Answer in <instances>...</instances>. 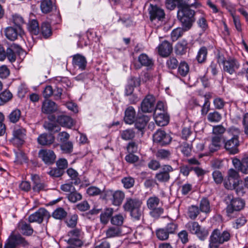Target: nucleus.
<instances>
[{
  "instance_id": "obj_1",
  "label": "nucleus",
  "mask_w": 248,
  "mask_h": 248,
  "mask_svg": "<svg viewBox=\"0 0 248 248\" xmlns=\"http://www.w3.org/2000/svg\"><path fill=\"white\" fill-rule=\"evenodd\" d=\"M195 2L196 0H166L165 5L170 10H174L177 6L178 19L185 31H188L195 21V12L190 8Z\"/></svg>"
},
{
  "instance_id": "obj_2",
  "label": "nucleus",
  "mask_w": 248,
  "mask_h": 248,
  "mask_svg": "<svg viewBox=\"0 0 248 248\" xmlns=\"http://www.w3.org/2000/svg\"><path fill=\"white\" fill-rule=\"evenodd\" d=\"M142 202L137 199L126 198L123 205L125 211L129 212L134 220H139L143 216V210L141 208Z\"/></svg>"
},
{
  "instance_id": "obj_3",
  "label": "nucleus",
  "mask_w": 248,
  "mask_h": 248,
  "mask_svg": "<svg viewBox=\"0 0 248 248\" xmlns=\"http://www.w3.org/2000/svg\"><path fill=\"white\" fill-rule=\"evenodd\" d=\"M230 237V233L228 231L221 232L218 229H215L210 236L209 247L210 248H217L220 245L228 241Z\"/></svg>"
},
{
  "instance_id": "obj_4",
  "label": "nucleus",
  "mask_w": 248,
  "mask_h": 248,
  "mask_svg": "<svg viewBox=\"0 0 248 248\" xmlns=\"http://www.w3.org/2000/svg\"><path fill=\"white\" fill-rule=\"evenodd\" d=\"M160 199L155 196L150 197L146 201L150 215L155 218H158L164 212V209L160 205Z\"/></svg>"
},
{
  "instance_id": "obj_5",
  "label": "nucleus",
  "mask_w": 248,
  "mask_h": 248,
  "mask_svg": "<svg viewBox=\"0 0 248 248\" xmlns=\"http://www.w3.org/2000/svg\"><path fill=\"white\" fill-rule=\"evenodd\" d=\"M28 247L29 243L19 233L12 232L7 240L4 248H16L18 245Z\"/></svg>"
},
{
  "instance_id": "obj_6",
  "label": "nucleus",
  "mask_w": 248,
  "mask_h": 248,
  "mask_svg": "<svg viewBox=\"0 0 248 248\" xmlns=\"http://www.w3.org/2000/svg\"><path fill=\"white\" fill-rule=\"evenodd\" d=\"M185 227L191 233L196 234L202 240H204L208 235V231L202 228L197 222L189 221L186 224Z\"/></svg>"
},
{
  "instance_id": "obj_7",
  "label": "nucleus",
  "mask_w": 248,
  "mask_h": 248,
  "mask_svg": "<svg viewBox=\"0 0 248 248\" xmlns=\"http://www.w3.org/2000/svg\"><path fill=\"white\" fill-rule=\"evenodd\" d=\"M69 239L67 243L70 245H73L77 247H80L83 245L82 239L84 233L81 229L75 228L68 232Z\"/></svg>"
},
{
  "instance_id": "obj_8",
  "label": "nucleus",
  "mask_w": 248,
  "mask_h": 248,
  "mask_svg": "<svg viewBox=\"0 0 248 248\" xmlns=\"http://www.w3.org/2000/svg\"><path fill=\"white\" fill-rule=\"evenodd\" d=\"M240 182L239 175L237 171L230 169L228 171L227 178L224 181V185L228 189H232L237 186Z\"/></svg>"
},
{
  "instance_id": "obj_9",
  "label": "nucleus",
  "mask_w": 248,
  "mask_h": 248,
  "mask_svg": "<svg viewBox=\"0 0 248 248\" xmlns=\"http://www.w3.org/2000/svg\"><path fill=\"white\" fill-rule=\"evenodd\" d=\"M26 130L25 128L18 125H16L12 132L13 137L11 141L17 146L21 145L24 142Z\"/></svg>"
},
{
  "instance_id": "obj_10",
  "label": "nucleus",
  "mask_w": 248,
  "mask_h": 248,
  "mask_svg": "<svg viewBox=\"0 0 248 248\" xmlns=\"http://www.w3.org/2000/svg\"><path fill=\"white\" fill-rule=\"evenodd\" d=\"M173 170L172 167L169 165H163L158 172L155 174V179L160 183H166L170 179V173Z\"/></svg>"
},
{
  "instance_id": "obj_11",
  "label": "nucleus",
  "mask_w": 248,
  "mask_h": 248,
  "mask_svg": "<svg viewBox=\"0 0 248 248\" xmlns=\"http://www.w3.org/2000/svg\"><path fill=\"white\" fill-rule=\"evenodd\" d=\"M223 65L224 71L230 75L235 73L240 66V63L237 60L231 57L223 61Z\"/></svg>"
},
{
  "instance_id": "obj_12",
  "label": "nucleus",
  "mask_w": 248,
  "mask_h": 248,
  "mask_svg": "<svg viewBox=\"0 0 248 248\" xmlns=\"http://www.w3.org/2000/svg\"><path fill=\"white\" fill-rule=\"evenodd\" d=\"M50 215L48 211L43 208L39 209L36 212L31 214L28 217V220L30 222H37L41 223L44 219H48Z\"/></svg>"
},
{
  "instance_id": "obj_13",
  "label": "nucleus",
  "mask_w": 248,
  "mask_h": 248,
  "mask_svg": "<svg viewBox=\"0 0 248 248\" xmlns=\"http://www.w3.org/2000/svg\"><path fill=\"white\" fill-rule=\"evenodd\" d=\"M245 206V202L239 198L233 199L231 200L230 204L226 208V213L228 216H231L234 211H238L242 209Z\"/></svg>"
},
{
  "instance_id": "obj_14",
  "label": "nucleus",
  "mask_w": 248,
  "mask_h": 248,
  "mask_svg": "<svg viewBox=\"0 0 248 248\" xmlns=\"http://www.w3.org/2000/svg\"><path fill=\"white\" fill-rule=\"evenodd\" d=\"M239 145L238 136L233 135L230 139L224 143V147L230 154L234 155L238 153V147Z\"/></svg>"
},
{
  "instance_id": "obj_15",
  "label": "nucleus",
  "mask_w": 248,
  "mask_h": 248,
  "mask_svg": "<svg viewBox=\"0 0 248 248\" xmlns=\"http://www.w3.org/2000/svg\"><path fill=\"white\" fill-rule=\"evenodd\" d=\"M171 140L170 136L162 130H157L153 135L154 142L157 143L161 146L170 143Z\"/></svg>"
},
{
  "instance_id": "obj_16",
  "label": "nucleus",
  "mask_w": 248,
  "mask_h": 248,
  "mask_svg": "<svg viewBox=\"0 0 248 248\" xmlns=\"http://www.w3.org/2000/svg\"><path fill=\"white\" fill-rule=\"evenodd\" d=\"M5 34L6 37L11 41H15L18 36L22 38L24 31L22 28L16 27H8L5 29Z\"/></svg>"
},
{
  "instance_id": "obj_17",
  "label": "nucleus",
  "mask_w": 248,
  "mask_h": 248,
  "mask_svg": "<svg viewBox=\"0 0 248 248\" xmlns=\"http://www.w3.org/2000/svg\"><path fill=\"white\" fill-rule=\"evenodd\" d=\"M38 156L46 164H53L56 159L54 152L50 150H40L38 153Z\"/></svg>"
},
{
  "instance_id": "obj_18",
  "label": "nucleus",
  "mask_w": 248,
  "mask_h": 248,
  "mask_svg": "<svg viewBox=\"0 0 248 248\" xmlns=\"http://www.w3.org/2000/svg\"><path fill=\"white\" fill-rule=\"evenodd\" d=\"M155 99L153 95H146L141 103V111L143 112H150L154 109Z\"/></svg>"
},
{
  "instance_id": "obj_19",
  "label": "nucleus",
  "mask_w": 248,
  "mask_h": 248,
  "mask_svg": "<svg viewBox=\"0 0 248 248\" xmlns=\"http://www.w3.org/2000/svg\"><path fill=\"white\" fill-rule=\"evenodd\" d=\"M150 19L152 21L157 20H162L165 17V13L163 9L156 6L151 5L149 9Z\"/></svg>"
},
{
  "instance_id": "obj_20",
  "label": "nucleus",
  "mask_w": 248,
  "mask_h": 248,
  "mask_svg": "<svg viewBox=\"0 0 248 248\" xmlns=\"http://www.w3.org/2000/svg\"><path fill=\"white\" fill-rule=\"evenodd\" d=\"M158 52L162 57H168L172 52V45L167 41H164L157 47Z\"/></svg>"
},
{
  "instance_id": "obj_21",
  "label": "nucleus",
  "mask_w": 248,
  "mask_h": 248,
  "mask_svg": "<svg viewBox=\"0 0 248 248\" xmlns=\"http://www.w3.org/2000/svg\"><path fill=\"white\" fill-rule=\"evenodd\" d=\"M72 64L75 68L84 70L86 67L87 61L85 57L77 54L73 56Z\"/></svg>"
},
{
  "instance_id": "obj_22",
  "label": "nucleus",
  "mask_w": 248,
  "mask_h": 248,
  "mask_svg": "<svg viewBox=\"0 0 248 248\" xmlns=\"http://www.w3.org/2000/svg\"><path fill=\"white\" fill-rule=\"evenodd\" d=\"M154 116L156 124L159 126H165L169 123V117L165 111L163 112L155 111Z\"/></svg>"
},
{
  "instance_id": "obj_23",
  "label": "nucleus",
  "mask_w": 248,
  "mask_h": 248,
  "mask_svg": "<svg viewBox=\"0 0 248 248\" xmlns=\"http://www.w3.org/2000/svg\"><path fill=\"white\" fill-rule=\"evenodd\" d=\"M21 49V47L18 45L15 44H13L7 49L6 57L11 62H15L16 58V54L19 53Z\"/></svg>"
},
{
  "instance_id": "obj_24",
  "label": "nucleus",
  "mask_w": 248,
  "mask_h": 248,
  "mask_svg": "<svg viewBox=\"0 0 248 248\" xmlns=\"http://www.w3.org/2000/svg\"><path fill=\"white\" fill-rule=\"evenodd\" d=\"M31 180L33 182L32 189L33 191L39 192L47 189V185L40 180L38 175H32Z\"/></svg>"
},
{
  "instance_id": "obj_25",
  "label": "nucleus",
  "mask_w": 248,
  "mask_h": 248,
  "mask_svg": "<svg viewBox=\"0 0 248 248\" xmlns=\"http://www.w3.org/2000/svg\"><path fill=\"white\" fill-rule=\"evenodd\" d=\"M57 104L53 101L46 99L42 104V111L45 114H50L57 110Z\"/></svg>"
},
{
  "instance_id": "obj_26",
  "label": "nucleus",
  "mask_w": 248,
  "mask_h": 248,
  "mask_svg": "<svg viewBox=\"0 0 248 248\" xmlns=\"http://www.w3.org/2000/svg\"><path fill=\"white\" fill-rule=\"evenodd\" d=\"M136 112L133 107L129 106L126 108L124 112V120L127 124H132L134 123Z\"/></svg>"
},
{
  "instance_id": "obj_27",
  "label": "nucleus",
  "mask_w": 248,
  "mask_h": 248,
  "mask_svg": "<svg viewBox=\"0 0 248 248\" xmlns=\"http://www.w3.org/2000/svg\"><path fill=\"white\" fill-rule=\"evenodd\" d=\"M55 140L54 136L52 134H42L37 138L38 143L41 145H49L53 143Z\"/></svg>"
},
{
  "instance_id": "obj_28",
  "label": "nucleus",
  "mask_w": 248,
  "mask_h": 248,
  "mask_svg": "<svg viewBox=\"0 0 248 248\" xmlns=\"http://www.w3.org/2000/svg\"><path fill=\"white\" fill-rule=\"evenodd\" d=\"M17 229L23 235L25 236H31L33 232V230L31 225L25 221L19 222Z\"/></svg>"
},
{
  "instance_id": "obj_29",
  "label": "nucleus",
  "mask_w": 248,
  "mask_h": 248,
  "mask_svg": "<svg viewBox=\"0 0 248 248\" xmlns=\"http://www.w3.org/2000/svg\"><path fill=\"white\" fill-rule=\"evenodd\" d=\"M150 119L147 115H142L139 116L134 122L135 127L139 130L142 131L145 128Z\"/></svg>"
},
{
  "instance_id": "obj_30",
  "label": "nucleus",
  "mask_w": 248,
  "mask_h": 248,
  "mask_svg": "<svg viewBox=\"0 0 248 248\" xmlns=\"http://www.w3.org/2000/svg\"><path fill=\"white\" fill-rule=\"evenodd\" d=\"M112 196V203L116 206L120 205L122 203L125 197L124 193L121 190H117L113 192Z\"/></svg>"
},
{
  "instance_id": "obj_31",
  "label": "nucleus",
  "mask_w": 248,
  "mask_h": 248,
  "mask_svg": "<svg viewBox=\"0 0 248 248\" xmlns=\"http://www.w3.org/2000/svg\"><path fill=\"white\" fill-rule=\"evenodd\" d=\"M113 213V209L111 208H106L100 216V221L104 224H107Z\"/></svg>"
},
{
  "instance_id": "obj_32",
  "label": "nucleus",
  "mask_w": 248,
  "mask_h": 248,
  "mask_svg": "<svg viewBox=\"0 0 248 248\" xmlns=\"http://www.w3.org/2000/svg\"><path fill=\"white\" fill-rule=\"evenodd\" d=\"M138 61L141 66L149 67L154 64L153 60L145 53H142L139 56Z\"/></svg>"
},
{
  "instance_id": "obj_33",
  "label": "nucleus",
  "mask_w": 248,
  "mask_h": 248,
  "mask_svg": "<svg viewBox=\"0 0 248 248\" xmlns=\"http://www.w3.org/2000/svg\"><path fill=\"white\" fill-rule=\"evenodd\" d=\"M187 43L186 40H182L179 42L175 47V53L177 55H183L186 52Z\"/></svg>"
},
{
  "instance_id": "obj_34",
  "label": "nucleus",
  "mask_w": 248,
  "mask_h": 248,
  "mask_svg": "<svg viewBox=\"0 0 248 248\" xmlns=\"http://www.w3.org/2000/svg\"><path fill=\"white\" fill-rule=\"evenodd\" d=\"M122 230L119 227H110L106 231L107 238L118 237L121 235Z\"/></svg>"
},
{
  "instance_id": "obj_35",
  "label": "nucleus",
  "mask_w": 248,
  "mask_h": 248,
  "mask_svg": "<svg viewBox=\"0 0 248 248\" xmlns=\"http://www.w3.org/2000/svg\"><path fill=\"white\" fill-rule=\"evenodd\" d=\"M21 115V111L17 108L13 110L8 115L7 118L10 122L15 124L20 119Z\"/></svg>"
},
{
  "instance_id": "obj_36",
  "label": "nucleus",
  "mask_w": 248,
  "mask_h": 248,
  "mask_svg": "<svg viewBox=\"0 0 248 248\" xmlns=\"http://www.w3.org/2000/svg\"><path fill=\"white\" fill-rule=\"evenodd\" d=\"M40 8L44 14L50 12L53 8V3L51 0H42L41 1Z\"/></svg>"
},
{
  "instance_id": "obj_37",
  "label": "nucleus",
  "mask_w": 248,
  "mask_h": 248,
  "mask_svg": "<svg viewBox=\"0 0 248 248\" xmlns=\"http://www.w3.org/2000/svg\"><path fill=\"white\" fill-rule=\"evenodd\" d=\"M207 55V49L205 46H202L199 50L196 60L199 63H202L205 62Z\"/></svg>"
},
{
  "instance_id": "obj_38",
  "label": "nucleus",
  "mask_w": 248,
  "mask_h": 248,
  "mask_svg": "<svg viewBox=\"0 0 248 248\" xmlns=\"http://www.w3.org/2000/svg\"><path fill=\"white\" fill-rule=\"evenodd\" d=\"M121 138L124 140H132L135 136V132L132 129H127L120 132Z\"/></svg>"
},
{
  "instance_id": "obj_39",
  "label": "nucleus",
  "mask_w": 248,
  "mask_h": 248,
  "mask_svg": "<svg viewBox=\"0 0 248 248\" xmlns=\"http://www.w3.org/2000/svg\"><path fill=\"white\" fill-rule=\"evenodd\" d=\"M58 122L62 126L71 127L73 125V120L67 116H61L58 119Z\"/></svg>"
},
{
  "instance_id": "obj_40",
  "label": "nucleus",
  "mask_w": 248,
  "mask_h": 248,
  "mask_svg": "<svg viewBox=\"0 0 248 248\" xmlns=\"http://www.w3.org/2000/svg\"><path fill=\"white\" fill-rule=\"evenodd\" d=\"M223 139L222 137L220 136L214 135L212 139V143L210 146V148L213 151L218 150L220 146L221 141Z\"/></svg>"
},
{
  "instance_id": "obj_41",
  "label": "nucleus",
  "mask_w": 248,
  "mask_h": 248,
  "mask_svg": "<svg viewBox=\"0 0 248 248\" xmlns=\"http://www.w3.org/2000/svg\"><path fill=\"white\" fill-rule=\"evenodd\" d=\"M184 28H177L172 30L170 34L171 39L173 42L176 41L186 31Z\"/></svg>"
},
{
  "instance_id": "obj_42",
  "label": "nucleus",
  "mask_w": 248,
  "mask_h": 248,
  "mask_svg": "<svg viewBox=\"0 0 248 248\" xmlns=\"http://www.w3.org/2000/svg\"><path fill=\"white\" fill-rule=\"evenodd\" d=\"M41 31L45 38L49 37L52 34L50 24L48 22H43L41 26Z\"/></svg>"
},
{
  "instance_id": "obj_43",
  "label": "nucleus",
  "mask_w": 248,
  "mask_h": 248,
  "mask_svg": "<svg viewBox=\"0 0 248 248\" xmlns=\"http://www.w3.org/2000/svg\"><path fill=\"white\" fill-rule=\"evenodd\" d=\"M207 120L211 123H218L222 119L221 114L217 111L208 113L207 117Z\"/></svg>"
},
{
  "instance_id": "obj_44",
  "label": "nucleus",
  "mask_w": 248,
  "mask_h": 248,
  "mask_svg": "<svg viewBox=\"0 0 248 248\" xmlns=\"http://www.w3.org/2000/svg\"><path fill=\"white\" fill-rule=\"evenodd\" d=\"M200 210L203 213H208L210 212V202L206 198H203L200 204Z\"/></svg>"
},
{
  "instance_id": "obj_45",
  "label": "nucleus",
  "mask_w": 248,
  "mask_h": 248,
  "mask_svg": "<svg viewBox=\"0 0 248 248\" xmlns=\"http://www.w3.org/2000/svg\"><path fill=\"white\" fill-rule=\"evenodd\" d=\"M28 29L31 34L37 35L39 32V28L37 20H32L31 21L28 25Z\"/></svg>"
},
{
  "instance_id": "obj_46",
  "label": "nucleus",
  "mask_w": 248,
  "mask_h": 248,
  "mask_svg": "<svg viewBox=\"0 0 248 248\" xmlns=\"http://www.w3.org/2000/svg\"><path fill=\"white\" fill-rule=\"evenodd\" d=\"M12 93L7 90H5L0 93V106L3 105L9 101L12 98Z\"/></svg>"
},
{
  "instance_id": "obj_47",
  "label": "nucleus",
  "mask_w": 248,
  "mask_h": 248,
  "mask_svg": "<svg viewBox=\"0 0 248 248\" xmlns=\"http://www.w3.org/2000/svg\"><path fill=\"white\" fill-rule=\"evenodd\" d=\"M189 71L188 64L185 62H181L178 69L179 74L183 77H185L188 73Z\"/></svg>"
},
{
  "instance_id": "obj_48",
  "label": "nucleus",
  "mask_w": 248,
  "mask_h": 248,
  "mask_svg": "<svg viewBox=\"0 0 248 248\" xmlns=\"http://www.w3.org/2000/svg\"><path fill=\"white\" fill-rule=\"evenodd\" d=\"M200 210L198 206L191 205L188 209V216L190 219L194 220L197 217L200 213Z\"/></svg>"
},
{
  "instance_id": "obj_49",
  "label": "nucleus",
  "mask_w": 248,
  "mask_h": 248,
  "mask_svg": "<svg viewBox=\"0 0 248 248\" xmlns=\"http://www.w3.org/2000/svg\"><path fill=\"white\" fill-rule=\"evenodd\" d=\"M121 182L125 188L129 189L134 186L135 184V179L129 176L122 178Z\"/></svg>"
},
{
  "instance_id": "obj_50",
  "label": "nucleus",
  "mask_w": 248,
  "mask_h": 248,
  "mask_svg": "<svg viewBox=\"0 0 248 248\" xmlns=\"http://www.w3.org/2000/svg\"><path fill=\"white\" fill-rule=\"evenodd\" d=\"M155 155L160 159H169L170 157L171 153L169 150L160 149L157 151Z\"/></svg>"
},
{
  "instance_id": "obj_51",
  "label": "nucleus",
  "mask_w": 248,
  "mask_h": 248,
  "mask_svg": "<svg viewBox=\"0 0 248 248\" xmlns=\"http://www.w3.org/2000/svg\"><path fill=\"white\" fill-rule=\"evenodd\" d=\"M13 21L15 27L17 28H22V25L25 24L23 17L18 14L13 16Z\"/></svg>"
},
{
  "instance_id": "obj_52",
  "label": "nucleus",
  "mask_w": 248,
  "mask_h": 248,
  "mask_svg": "<svg viewBox=\"0 0 248 248\" xmlns=\"http://www.w3.org/2000/svg\"><path fill=\"white\" fill-rule=\"evenodd\" d=\"M124 220V218L123 216L121 214H119L113 216L111 218L110 221L112 224L120 226L123 225Z\"/></svg>"
},
{
  "instance_id": "obj_53",
  "label": "nucleus",
  "mask_w": 248,
  "mask_h": 248,
  "mask_svg": "<svg viewBox=\"0 0 248 248\" xmlns=\"http://www.w3.org/2000/svg\"><path fill=\"white\" fill-rule=\"evenodd\" d=\"M60 146L63 153L69 154L73 151V143L70 141L62 143Z\"/></svg>"
},
{
  "instance_id": "obj_54",
  "label": "nucleus",
  "mask_w": 248,
  "mask_h": 248,
  "mask_svg": "<svg viewBox=\"0 0 248 248\" xmlns=\"http://www.w3.org/2000/svg\"><path fill=\"white\" fill-rule=\"evenodd\" d=\"M67 215V213L62 208L56 209L52 214V216L56 219H61Z\"/></svg>"
},
{
  "instance_id": "obj_55",
  "label": "nucleus",
  "mask_w": 248,
  "mask_h": 248,
  "mask_svg": "<svg viewBox=\"0 0 248 248\" xmlns=\"http://www.w3.org/2000/svg\"><path fill=\"white\" fill-rule=\"evenodd\" d=\"M78 217V215L74 214L67 218L65 222L68 227L70 228H74L77 224Z\"/></svg>"
},
{
  "instance_id": "obj_56",
  "label": "nucleus",
  "mask_w": 248,
  "mask_h": 248,
  "mask_svg": "<svg viewBox=\"0 0 248 248\" xmlns=\"http://www.w3.org/2000/svg\"><path fill=\"white\" fill-rule=\"evenodd\" d=\"M169 233L164 228L158 229L156 232L157 237L160 240H165L169 238Z\"/></svg>"
},
{
  "instance_id": "obj_57",
  "label": "nucleus",
  "mask_w": 248,
  "mask_h": 248,
  "mask_svg": "<svg viewBox=\"0 0 248 248\" xmlns=\"http://www.w3.org/2000/svg\"><path fill=\"white\" fill-rule=\"evenodd\" d=\"M166 65L169 69H174L177 67L178 62L175 58L171 57L167 60Z\"/></svg>"
},
{
  "instance_id": "obj_58",
  "label": "nucleus",
  "mask_w": 248,
  "mask_h": 248,
  "mask_svg": "<svg viewBox=\"0 0 248 248\" xmlns=\"http://www.w3.org/2000/svg\"><path fill=\"white\" fill-rule=\"evenodd\" d=\"M204 103L201 106L202 107L201 110V113L202 115H205L207 114L208 112L210 110V103L208 98L205 96L203 98Z\"/></svg>"
},
{
  "instance_id": "obj_59",
  "label": "nucleus",
  "mask_w": 248,
  "mask_h": 248,
  "mask_svg": "<svg viewBox=\"0 0 248 248\" xmlns=\"http://www.w3.org/2000/svg\"><path fill=\"white\" fill-rule=\"evenodd\" d=\"M67 197L69 201L73 203L76 202L82 199V196L80 193L73 191L68 194Z\"/></svg>"
},
{
  "instance_id": "obj_60",
  "label": "nucleus",
  "mask_w": 248,
  "mask_h": 248,
  "mask_svg": "<svg viewBox=\"0 0 248 248\" xmlns=\"http://www.w3.org/2000/svg\"><path fill=\"white\" fill-rule=\"evenodd\" d=\"M212 176L215 182L217 184H221L223 180V175L219 170H215L212 173Z\"/></svg>"
},
{
  "instance_id": "obj_61",
  "label": "nucleus",
  "mask_w": 248,
  "mask_h": 248,
  "mask_svg": "<svg viewBox=\"0 0 248 248\" xmlns=\"http://www.w3.org/2000/svg\"><path fill=\"white\" fill-rule=\"evenodd\" d=\"M44 127L50 132H57L60 130L59 127L57 126L56 124L49 122H45Z\"/></svg>"
},
{
  "instance_id": "obj_62",
  "label": "nucleus",
  "mask_w": 248,
  "mask_h": 248,
  "mask_svg": "<svg viewBox=\"0 0 248 248\" xmlns=\"http://www.w3.org/2000/svg\"><path fill=\"white\" fill-rule=\"evenodd\" d=\"M64 171L60 170L57 167L51 169V170L48 172V174L52 177H61Z\"/></svg>"
},
{
  "instance_id": "obj_63",
  "label": "nucleus",
  "mask_w": 248,
  "mask_h": 248,
  "mask_svg": "<svg viewBox=\"0 0 248 248\" xmlns=\"http://www.w3.org/2000/svg\"><path fill=\"white\" fill-rule=\"evenodd\" d=\"M225 128L221 125H218L213 127V133L214 135L222 137V134L225 132Z\"/></svg>"
},
{
  "instance_id": "obj_64",
  "label": "nucleus",
  "mask_w": 248,
  "mask_h": 248,
  "mask_svg": "<svg viewBox=\"0 0 248 248\" xmlns=\"http://www.w3.org/2000/svg\"><path fill=\"white\" fill-rule=\"evenodd\" d=\"M178 226L174 222H170L168 223L164 229L169 234H172L175 233L177 230Z\"/></svg>"
}]
</instances>
